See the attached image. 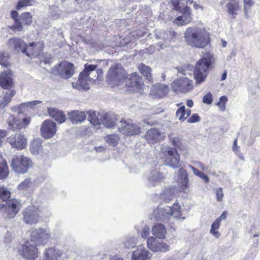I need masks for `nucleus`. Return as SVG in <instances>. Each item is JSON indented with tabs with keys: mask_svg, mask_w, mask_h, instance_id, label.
<instances>
[{
	"mask_svg": "<svg viewBox=\"0 0 260 260\" xmlns=\"http://www.w3.org/2000/svg\"><path fill=\"white\" fill-rule=\"evenodd\" d=\"M50 237V232L44 229L39 228L34 230L30 234V240L26 241L22 245L20 249L21 254L26 259H35L38 257L37 246L46 244Z\"/></svg>",
	"mask_w": 260,
	"mask_h": 260,
	"instance_id": "1",
	"label": "nucleus"
},
{
	"mask_svg": "<svg viewBox=\"0 0 260 260\" xmlns=\"http://www.w3.org/2000/svg\"><path fill=\"white\" fill-rule=\"evenodd\" d=\"M214 63L215 58L211 52L207 51L203 54L194 68L193 76L197 84H200L205 81Z\"/></svg>",
	"mask_w": 260,
	"mask_h": 260,
	"instance_id": "2",
	"label": "nucleus"
},
{
	"mask_svg": "<svg viewBox=\"0 0 260 260\" xmlns=\"http://www.w3.org/2000/svg\"><path fill=\"white\" fill-rule=\"evenodd\" d=\"M184 37L187 44L192 47L204 48L210 42V34L205 29L188 27Z\"/></svg>",
	"mask_w": 260,
	"mask_h": 260,
	"instance_id": "3",
	"label": "nucleus"
},
{
	"mask_svg": "<svg viewBox=\"0 0 260 260\" xmlns=\"http://www.w3.org/2000/svg\"><path fill=\"white\" fill-rule=\"evenodd\" d=\"M184 37L187 44L192 47L204 48L210 42V34L205 29L188 27Z\"/></svg>",
	"mask_w": 260,
	"mask_h": 260,
	"instance_id": "4",
	"label": "nucleus"
},
{
	"mask_svg": "<svg viewBox=\"0 0 260 260\" xmlns=\"http://www.w3.org/2000/svg\"><path fill=\"white\" fill-rule=\"evenodd\" d=\"M168 4L171 9L182 14L176 17L173 20L174 23L178 26H182L191 22V11L187 6V0H171Z\"/></svg>",
	"mask_w": 260,
	"mask_h": 260,
	"instance_id": "5",
	"label": "nucleus"
},
{
	"mask_svg": "<svg viewBox=\"0 0 260 260\" xmlns=\"http://www.w3.org/2000/svg\"><path fill=\"white\" fill-rule=\"evenodd\" d=\"M12 170L16 174H24L27 173L29 169L33 166L31 159L23 155H14L10 164Z\"/></svg>",
	"mask_w": 260,
	"mask_h": 260,
	"instance_id": "6",
	"label": "nucleus"
},
{
	"mask_svg": "<svg viewBox=\"0 0 260 260\" xmlns=\"http://www.w3.org/2000/svg\"><path fill=\"white\" fill-rule=\"evenodd\" d=\"M98 67L96 64H88L86 63L84 70L79 74L78 80L75 83V87L78 89H88L89 85V81L95 80L90 77V73L94 71ZM98 79V77L95 80Z\"/></svg>",
	"mask_w": 260,
	"mask_h": 260,
	"instance_id": "7",
	"label": "nucleus"
},
{
	"mask_svg": "<svg viewBox=\"0 0 260 260\" xmlns=\"http://www.w3.org/2000/svg\"><path fill=\"white\" fill-rule=\"evenodd\" d=\"M51 73L55 76L67 79L75 73V67L73 63L64 60L54 67L51 69Z\"/></svg>",
	"mask_w": 260,
	"mask_h": 260,
	"instance_id": "8",
	"label": "nucleus"
},
{
	"mask_svg": "<svg viewBox=\"0 0 260 260\" xmlns=\"http://www.w3.org/2000/svg\"><path fill=\"white\" fill-rule=\"evenodd\" d=\"M126 72L122 66L116 63L112 66L107 73V79L108 81L113 82L116 85L120 83L125 78Z\"/></svg>",
	"mask_w": 260,
	"mask_h": 260,
	"instance_id": "9",
	"label": "nucleus"
},
{
	"mask_svg": "<svg viewBox=\"0 0 260 260\" xmlns=\"http://www.w3.org/2000/svg\"><path fill=\"white\" fill-rule=\"evenodd\" d=\"M172 90L176 93H186L193 88L192 80L187 77H181L174 80L171 83Z\"/></svg>",
	"mask_w": 260,
	"mask_h": 260,
	"instance_id": "10",
	"label": "nucleus"
},
{
	"mask_svg": "<svg viewBox=\"0 0 260 260\" xmlns=\"http://www.w3.org/2000/svg\"><path fill=\"white\" fill-rule=\"evenodd\" d=\"M164 164L173 169H177L180 166V155L176 149L168 147L163 152Z\"/></svg>",
	"mask_w": 260,
	"mask_h": 260,
	"instance_id": "11",
	"label": "nucleus"
},
{
	"mask_svg": "<svg viewBox=\"0 0 260 260\" xmlns=\"http://www.w3.org/2000/svg\"><path fill=\"white\" fill-rule=\"evenodd\" d=\"M118 130L122 134L126 136L139 135L141 132L140 127L137 124L133 123L131 119H121Z\"/></svg>",
	"mask_w": 260,
	"mask_h": 260,
	"instance_id": "12",
	"label": "nucleus"
},
{
	"mask_svg": "<svg viewBox=\"0 0 260 260\" xmlns=\"http://www.w3.org/2000/svg\"><path fill=\"white\" fill-rule=\"evenodd\" d=\"M40 213V209L39 206L30 205L23 211V220L27 224H36L39 221Z\"/></svg>",
	"mask_w": 260,
	"mask_h": 260,
	"instance_id": "13",
	"label": "nucleus"
},
{
	"mask_svg": "<svg viewBox=\"0 0 260 260\" xmlns=\"http://www.w3.org/2000/svg\"><path fill=\"white\" fill-rule=\"evenodd\" d=\"M31 118L30 116L24 118L21 120L18 117L10 115L7 119V122L8 128L12 131H19L25 128L30 122Z\"/></svg>",
	"mask_w": 260,
	"mask_h": 260,
	"instance_id": "14",
	"label": "nucleus"
},
{
	"mask_svg": "<svg viewBox=\"0 0 260 260\" xmlns=\"http://www.w3.org/2000/svg\"><path fill=\"white\" fill-rule=\"evenodd\" d=\"M44 46L45 44L43 41L32 42L28 45L26 44L25 48L23 50V54L31 58L37 57L42 53Z\"/></svg>",
	"mask_w": 260,
	"mask_h": 260,
	"instance_id": "15",
	"label": "nucleus"
},
{
	"mask_svg": "<svg viewBox=\"0 0 260 260\" xmlns=\"http://www.w3.org/2000/svg\"><path fill=\"white\" fill-rule=\"evenodd\" d=\"M4 205L5 207L4 209L6 217L8 219L14 218L19 213L21 208L20 202L15 199L9 200Z\"/></svg>",
	"mask_w": 260,
	"mask_h": 260,
	"instance_id": "16",
	"label": "nucleus"
},
{
	"mask_svg": "<svg viewBox=\"0 0 260 260\" xmlns=\"http://www.w3.org/2000/svg\"><path fill=\"white\" fill-rule=\"evenodd\" d=\"M7 142L12 148L18 150L24 149L27 145V139L21 133H15L7 138Z\"/></svg>",
	"mask_w": 260,
	"mask_h": 260,
	"instance_id": "17",
	"label": "nucleus"
},
{
	"mask_svg": "<svg viewBox=\"0 0 260 260\" xmlns=\"http://www.w3.org/2000/svg\"><path fill=\"white\" fill-rule=\"evenodd\" d=\"M125 84L134 90H141L144 86L142 77L137 73H133L128 76H125Z\"/></svg>",
	"mask_w": 260,
	"mask_h": 260,
	"instance_id": "18",
	"label": "nucleus"
},
{
	"mask_svg": "<svg viewBox=\"0 0 260 260\" xmlns=\"http://www.w3.org/2000/svg\"><path fill=\"white\" fill-rule=\"evenodd\" d=\"M40 130L43 137L46 139L52 138L56 132V124L51 120H45L43 122Z\"/></svg>",
	"mask_w": 260,
	"mask_h": 260,
	"instance_id": "19",
	"label": "nucleus"
},
{
	"mask_svg": "<svg viewBox=\"0 0 260 260\" xmlns=\"http://www.w3.org/2000/svg\"><path fill=\"white\" fill-rule=\"evenodd\" d=\"M169 91V85L158 83L152 86L150 94L154 99H161L166 97Z\"/></svg>",
	"mask_w": 260,
	"mask_h": 260,
	"instance_id": "20",
	"label": "nucleus"
},
{
	"mask_svg": "<svg viewBox=\"0 0 260 260\" xmlns=\"http://www.w3.org/2000/svg\"><path fill=\"white\" fill-rule=\"evenodd\" d=\"M8 47L17 53L22 52L25 49L26 42L22 39L17 37L10 38L7 43Z\"/></svg>",
	"mask_w": 260,
	"mask_h": 260,
	"instance_id": "21",
	"label": "nucleus"
},
{
	"mask_svg": "<svg viewBox=\"0 0 260 260\" xmlns=\"http://www.w3.org/2000/svg\"><path fill=\"white\" fill-rule=\"evenodd\" d=\"M0 86L5 89H11L14 86L12 79V73L10 70L0 74Z\"/></svg>",
	"mask_w": 260,
	"mask_h": 260,
	"instance_id": "22",
	"label": "nucleus"
},
{
	"mask_svg": "<svg viewBox=\"0 0 260 260\" xmlns=\"http://www.w3.org/2000/svg\"><path fill=\"white\" fill-rule=\"evenodd\" d=\"M147 245L148 248L153 251L166 252L169 250V246L164 242H158L153 237L148 238Z\"/></svg>",
	"mask_w": 260,
	"mask_h": 260,
	"instance_id": "23",
	"label": "nucleus"
},
{
	"mask_svg": "<svg viewBox=\"0 0 260 260\" xmlns=\"http://www.w3.org/2000/svg\"><path fill=\"white\" fill-rule=\"evenodd\" d=\"M101 120L106 127H113L115 126L118 120V115L112 113H106L102 116Z\"/></svg>",
	"mask_w": 260,
	"mask_h": 260,
	"instance_id": "24",
	"label": "nucleus"
},
{
	"mask_svg": "<svg viewBox=\"0 0 260 260\" xmlns=\"http://www.w3.org/2000/svg\"><path fill=\"white\" fill-rule=\"evenodd\" d=\"M161 134L156 128L148 129L145 135V138L148 143L155 144L160 141Z\"/></svg>",
	"mask_w": 260,
	"mask_h": 260,
	"instance_id": "25",
	"label": "nucleus"
},
{
	"mask_svg": "<svg viewBox=\"0 0 260 260\" xmlns=\"http://www.w3.org/2000/svg\"><path fill=\"white\" fill-rule=\"evenodd\" d=\"M18 13L15 10L11 12V17L14 20V23L13 25L9 26V28L14 31H21L23 30V27L22 23L18 18Z\"/></svg>",
	"mask_w": 260,
	"mask_h": 260,
	"instance_id": "26",
	"label": "nucleus"
},
{
	"mask_svg": "<svg viewBox=\"0 0 260 260\" xmlns=\"http://www.w3.org/2000/svg\"><path fill=\"white\" fill-rule=\"evenodd\" d=\"M49 115L59 123L64 122L66 120V115L55 108L48 109Z\"/></svg>",
	"mask_w": 260,
	"mask_h": 260,
	"instance_id": "27",
	"label": "nucleus"
},
{
	"mask_svg": "<svg viewBox=\"0 0 260 260\" xmlns=\"http://www.w3.org/2000/svg\"><path fill=\"white\" fill-rule=\"evenodd\" d=\"M86 117L84 112L73 111L69 113V118L73 123H77L84 121Z\"/></svg>",
	"mask_w": 260,
	"mask_h": 260,
	"instance_id": "28",
	"label": "nucleus"
},
{
	"mask_svg": "<svg viewBox=\"0 0 260 260\" xmlns=\"http://www.w3.org/2000/svg\"><path fill=\"white\" fill-rule=\"evenodd\" d=\"M149 252L143 248H137L132 255V260H147L150 258Z\"/></svg>",
	"mask_w": 260,
	"mask_h": 260,
	"instance_id": "29",
	"label": "nucleus"
},
{
	"mask_svg": "<svg viewBox=\"0 0 260 260\" xmlns=\"http://www.w3.org/2000/svg\"><path fill=\"white\" fill-rule=\"evenodd\" d=\"M140 73L149 82L153 80L152 70L150 67L143 63H140L138 67Z\"/></svg>",
	"mask_w": 260,
	"mask_h": 260,
	"instance_id": "30",
	"label": "nucleus"
},
{
	"mask_svg": "<svg viewBox=\"0 0 260 260\" xmlns=\"http://www.w3.org/2000/svg\"><path fill=\"white\" fill-rule=\"evenodd\" d=\"M191 114L190 109H185L184 106H182L179 108L176 112V116L181 122H183L190 116Z\"/></svg>",
	"mask_w": 260,
	"mask_h": 260,
	"instance_id": "31",
	"label": "nucleus"
},
{
	"mask_svg": "<svg viewBox=\"0 0 260 260\" xmlns=\"http://www.w3.org/2000/svg\"><path fill=\"white\" fill-rule=\"evenodd\" d=\"M9 174L6 160L0 154V180L6 179Z\"/></svg>",
	"mask_w": 260,
	"mask_h": 260,
	"instance_id": "32",
	"label": "nucleus"
},
{
	"mask_svg": "<svg viewBox=\"0 0 260 260\" xmlns=\"http://www.w3.org/2000/svg\"><path fill=\"white\" fill-rule=\"evenodd\" d=\"M153 234L157 238L162 239L166 233V229L164 225L161 223L155 224L152 229Z\"/></svg>",
	"mask_w": 260,
	"mask_h": 260,
	"instance_id": "33",
	"label": "nucleus"
},
{
	"mask_svg": "<svg viewBox=\"0 0 260 260\" xmlns=\"http://www.w3.org/2000/svg\"><path fill=\"white\" fill-rule=\"evenodd\" d=\"M16 92V91L13 89L6 92L2 100L0 102V108H4L7 106L10 103Z\"/></svg>",
	"mask_w": 260,
	"mask_h": 260,
	"instance_id": "34",
	"label": "nucleus"
},
{
	"mask_svg": "<svg viewBox=\"0 0 260 260\" xmlns=\"http://www.w3.org/2000/svg\"><path fill=\"white\" fill-rule=\"evenodd\" d=\"M228 13L232 16V18H235L237 11L240 9L239 3L238 2H230L226 5Z\"/></svg>",
	"mask_w": 260,
	"mask_h": 260,
	"instance_id": "35",
	"label": "nucleus"
},
{
	"mask_svg": "<svg viewBox=\"0 0 260 260\" xmlns=\"http://www.w3.org/2000/svg\"><path fill=\"white\" fill-rule=\"evenodd\" d=\"M169 142L171 143L174 149L178 150H182L183 149V145L182 139L179 137H171L169 136Z\"/></svg>",
	"mask_w": 260,
	"mask_h": 260,
	"instance_id": "36",
	"label": "nucleus"
},
{
	"mask_svg": "<svg viewBox=\"0 0 260 260\" xmlns=\"http://www.w3.org/2000/svg\"><path fill=\"white\" fill-rule=\"evenodd\" d=\"M19 20L21 21L22 26H29L32 23V16L29 12H23L19 16Z\"/></svg>",
	"mask_w": 260,
	"mask_h": 260,
	"instance_id": "37",
	"label": "nucleus"
},
{
	"mask_svg": "<svg viewBox=\"0 0 260 260\" xmlns=\"http://www.w3.org/2000/svg\"><path fill=\"white\" fill-rule=\"evenodd\" d=\"M163 39L170 42H175L177 39L178 34L172 30H167L162 32Z\"/></svg>",
	"mask_w": 260,
	"mask_h": 260,
	"instance_id": "38",
	"label": "nucleus"
},
{
	"mask_svg": "<svg viewBox=\"0 0 260 260\" xmlns=\"http://www.w3.org/2000/svg\"><path fill=\"white\" fill-rule=\"evenodd\" d=\"M179 176L180 178L183 180V183L181 185V188L183 191L186 189L188 187V177H187V173L186 171L181 168L179 170Z\"/></svg>",
	"mask_w": 260,
	"mask_h": 260,
	"instance_id": "39",
	"label": "nucleus"
},
{
	"mask_svg": "<svg viewBox=\"0 0 260 260\" xmlns=\"http://www.w3.org/2000/svg\"><path fill=\"white\" fill-rule=\"evenodd\" d=\"M105 139L108 144L115 146L118 144L120 137L117 134H110L106 136Z\"/></svg>",
	"mask_w": 260,
	"mask_h": 260,
	"instance_id": "40",
	"label": "nucleus"
},
{
	"mask_svg": "<svg viewBox=\"0 0 260 260\" xmlns=\"http://www.w3.org/2000/svg\"><path fill=\"white\" fill-rule=\"evenodd\" d=\"M11 192L4 186L0 185V199L3 202H7L11 197Z\"/></svg>",
	"mask_w": 260,
	"mask_h": 260,
	"instance_id": "41",
	"label": "nucleus"
},
{
	"mask_svg": "<svg viewBox=\"0 0 260 260\" xmlns=\"http://www.w3.org/2000/svg\"><path fill=\"white\" fill-rule=\"evenodd\" d=\"M170 214L175 218H181L182 213L181 211V208L178 203H175L173 206L171 207Z\"/></svg>",
	"mask_w": 260,
	"mask_h": 260,
	"instance_id": "42",
	"label": "nucleus"
},
{
	"mask_svg": "<svg viewBox=\"0 0 260 260\" xmlns=\"http://www.w3.org/2000/svg\"><path fill=\"white\" fill-rule=\"evenodd\" d=\"M221 221L219 219H216L212 224L211 228L210 230V233L216 238H219L220 236L219 233L217 231L220 225Z\"/></svg>",
	"mask_w": 260,
	"mask_h": 260,
	"instance_id": "43",
	"label": "nucleus"
},
{
	"mask_svg": "<svg viewBox=\"0 0 260 260\" xmlns=\"http://www.w3.org/2000/svg\"><path fill=\"white\" fill-rule=\"evenodd\" d=\"M9 55L5 52H0V64L6 68L10 65Z\"/></svg>",
	"mask_w": 260,
	"mask_h": 260,
	"instance_id": "44",
	"label": "nucleus"
},
{
	"mask_svg": "<svg viewBox=\"0 0 260 260\" xmlns=\"http://www.w3.org/2000/svg\"><path fill=\"white\" fill-rule=\"evenodd\" d=\"M191 169L192 170L193 173L197 176L200 177L203 179L206 183H208L209 181V178L208 176L204 172H202L194 168L193 166H190Z\"/></svg>",
	"mask_w": 260,
	"mask_h": 260,
	"instance_id": "45",
	"label": "nucleus"
},
{
	"mask_svg": "<svg viewBox=\"0 0 260 260\" xmlns=\"http://www.w3.org/2000/svg\"><path fill=\"white\" fill-rule=\"evenodd\" d=\"M34 0H20L16 7V9L17 10H20L23 7H26L28 6H32V2Z\"/></svg>",
	"mask_w": 260,
	"mask_h": 260,
	"instance_id": "46",
	"label": "nucleus"
},
{
	"mask_svg": "<svg viewBox=\"0 0 260 260\" xmlns=\"http://www.w3.org/2000/svg\"><path fill=\"white\" fill-rule=\"evenodd\" d=\"M31 184V179L26 178L22 181L18 186L19 190H26L29 187Z\"/></svg>",
	"mask_w": 260,
	"mask_h": 260,
	"instance_id": "47",
	"label": "nucleus"
},
{
	"mask_svg": "<svg viewBox=\"0 0 260 260\" xmlns=\"http://www.w3.org/2000/svg\"><path fill=\"white\" fill-rule=\"evenodd\" d=\"M228 101V98L226 96H221L218 102L217 103V105L222 111H224L225 110V105Z\"/></svg>",
	"mask_w": 260,
	"mask_h": 260,
	"instance_id": "48",
	"label": "nucleus"
},
{
	"mask_svg": "<svg viewBox=\"0 0 260 260\" xmlns=\"http://www.w3.org/2000/svg\"><path fill=\"white\" fill-rule=\"evenodd\" d=\"M88 119L93 125H96L100 124L99 119L97 117L95 112L89 113Z\"/></svg>",
	"mask_w": 260,
	"mask_h": 260,
	"instance_id": "49",
	"label": "nucleus"
},
{
	"mask_svg": "<svg viewBox=\"0 0 260 260\" xmlns=\"http://www.w3.org/2000/svg\"><path fill=\"white\" fill-rule=\"evenodd\" d=\"M215 194L217 201L218 202L221 201L224 196L222 188L221 187L217 188L215 190Z\"/></svg>",
	"mask_w": 260,
	"mask_h": 260,
	"instance_id": "50",
	"label": "nucleus"
},
{
	"mask_svg": "<svg viewBox=\"0 0 260 260\" xmlns=\"http://www.w3.org/2000/svg\"><path fill=\"white\" fill-rule=\"evenodd\" d=\"M213 102L212 95L210 92L207 93L203 98V102L207 104H211Z\"/></svg>",
	"mask_w": 260,
	"mask_h": 260,
	"instance_id": "51",
	"label": "nucleus"
},
{
	"mask_svg": "<svg viewBox=\"0 0 260 260\" xmlns=\"http://www.w3.org/2000/svg\"><path fill=\"white\" fill-rule=\"evenodd\" d=\"M200 119L201 118L199 115L194 113L192 116L188 118L187 122L189 123H192L199 121Z\"/></svg>",
	"mask_w": 260,
	"mask_h": 260,
	"instance_id": "52",
	"label": "nucleus"
},
{
	"mask_svg": "<svg viewBox=\"0 0 260 260\" xmlns=\"http://www.w3.org/2000/svg\"><path fill=\"white\" fill-rule=\"evenodd\" d=\"M42 103L41 101H33L31 102H28L27 103H23L21 105L23 107H31L32 108L35 107L37 104H40Z\"/></svg>",
	"mask_w": 260,
	"mask_h": 260,
	"instance_id": "53",
	"label": "nucleus"
},
{
	"mask_svg": "<svg viewBox=\"0 0 260 260\" xmlns=\"http://www.w3.org/2000/svg\"><path fill=\"white\" fill-rule=\"evenodd\" d=\"M150 233V228L148 226H145L142 229L141 233L142 237L144 239H147Z\"/></svg>",
	"mask_w": 260,
	"mask_h": 260,
	"instance_id": "54",
	"label": "nucleus"
},
{
	"mask_svg": "<svg viewBox=\"0 0 260 260\" xmlns=\"http://www.w3.org/2000/svg\"><path fill=\"white\" fill-rule=\"evenodd\" d=\"M7 135V132L6 130L0 129V146L2 145L3 139Z\"/></svg>",
	"mask_w": 260,
	"mask_h": 260,
	"instance_id": "55",
	"label": "nucleus"
},
{
	"mask_svg": "<svg viewBox=\"0 0 260 260\" xmlns=\"http://www.w3.org/2000/svg\"><path fill=\"white\" fill-rule=\"evenodd\" d=\"M244 3V8L245 9L246 7H250L253 4V2L252 0H243Z\"/></svg>",
	"mask_w": 260,
	"mask_h": 260,
	"instance_id": "56",
	"label": "nucleus"
},
{
	"mask_svg": "<svg viewBox=\"0 0 260 260\" xmlns=\"http://www.w3.org/2000/svg\"><path fill=\"white\" fill-rule=\"evenodd\" d=\"M226 216H227V212L224 211L222 213L221 215L217 219H219V220L220 221H221L222 220L226 219Z\"/></svg>",
	"mask_w": 260,
	"mask_h": 260,
	"instance_id": "57",
	"label": "nucleus"
},
{
	"mask_svg": "<svg viewBox=\"0 0 260 260\" xmlns=\"http://www.w3.org/2000/svg\"><path fill=\"white\" fill-rule=\"evenodd\" d=\"M37 142H34L31 144V145L30 146V150L31 151H38L39 150V149H37L36 150H35V146L37 145Z\"/></svg>",
	"mask_w": 260,
	"mask_h": 260,
	"instance_id": "58",
	"label": "nucleus"
},
{
	"mask_svg": "<svg viewBox=\"0 0 260 260\" xmlns=\"http://www.w3.org/2000/svg\"><path fill=\"white\" fill-rule=\"evenodd\" d=\"M186 105L188 107L190 108L192 107L193 105V101L191 100H187L186 102Z\"/></svg>",
	"mask_w": 260,
	"mask_h": 260,
	"instance_id": "59",
	"label": "nucleus"
},
{
	"mask_svg": "<svg viewBox=\"0 0 260 260\" xmlns=\"http://www.w3.org/2000/svg\"><path fill=\"white\" fill-rule=\"evenodd\" d=\"M193 7L196 10H198L199 8H201L202 9H203V7L202 6H200V5H199L197 3H193Z\"/></svg>",
	"mask_w": 260,
	"mask_h": 260,
	"instance_id": "60",
	"label": "nucleus"
},
{
	"mask_svg": "<svg viewBox=\"0 0 260 260\" xmlns=\"http://www.w3.org/2000/svg\"><path fill=\"white\" fill-rule=\"evenodd\" d=\"M226 74H227V72L226 71H225L224 72V73L222 74V76H221V81H223L224 80H225L226 78Z\"/></svg>",
	"mask_w": 260,
	"mask_h": 260,
	"instance_id": "61",
	"label": "nucleus"
},
{
	"mask_svg": "<svg viewBox=\"0 0 260 260\" xmlns=\"http://www.w3.org/2000/svg\"><path fill=\"white\" fill-rule=\"evenodd\" d=\"M158 178L160 179H164L165 178V176L163 173H158Z\"/></svg>",
	"mask_w": 260,
	"mask_h": 260,
	"instance_id": "62",
	"label": "nucleus"
},
{
	"mask_svg": "<svg viewBox=\"0 0 260 260\" xmlns=\"http://www.w3.org/2000/svg\"><path fill=\"white\" fill-rule=\"evenodd\" d=\"M51 61V59L50 58H46L44 59V62L45 63H49Z\"/></svg>",
	"mask_w": 260,
	"mask_h": 260,
	"instance_id": "63",
	"label": "nucleus"
},
{
	"mask_svg": "<svg viewBox=\"0 0 260 260\" xmlns=\"http://www.w3.org/2000/svg\"><path fill=\"white\" fill-rule=\"evenodd\" d=\"M110 260H123V259L121 258H113L112 259H111Z\"/></svg>",
	"mask_w": 260,
	"mask_h": 260,
	"instance_id": "64",
	"label": "nucleus"
}]
</instances>
